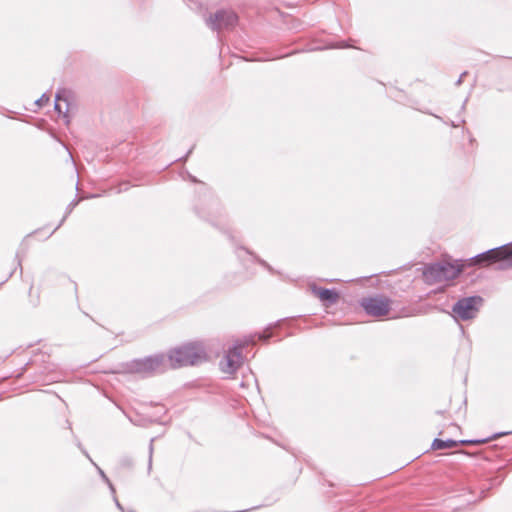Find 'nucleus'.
I'll return each mask as SVG.
<instances>
[{
    "instance_id": "nucleus-14",
    "label": "nucleus",
    "mask_w": 512,
    "mask_h": 512,
    "mask_svg": "<svg viewBox=\"0 0 512 512\" xmlns=\"http://www.w3.org/2000/svg\"><path fill=\"white\" fill-rule=\"evenodd\" d=\"M49 100H50L49 96H47L46 94H43L38 100H36L35 103L39 107H42V106L46 105L49 102Z\"/></svg>"
},
{
    "instance_id": "nucleus-6",
    "label": "nucleus",
    "mask_w": 512,
    "mask_h": 512,
    "mask_svg": "<svg viewBox=\"0 0 512 512\" xmlns=\"http://www.w3.org/2000/svg\"><path fill=\"white\" fill-rule=\"evenodd\" d=\"M272 337L273 334L268 329L261 333L240 336L232 340L231 346L225 352H240L243 349H252L258 342H266Z\"/></svg>"
},
{
    "instance_id": "nucleus-18",
    "label": "nucleus",
    "mask_w": 512,
    "mask_h": 512,
    "mask_svg": "<svg viewBox=\"0 0 512 512\" xmlns=\"http://www.w3.org/2000/svg\"><path fill=\"white\" fill-rule=\"evenodd\" d=\"M32 347H33V345H32V344H29V345H27V346L25 347V349H30V348H32Z\"/></svg>"
},
{
    "instance_id": "nucleus-9",
    "label": "nucleus",
    "mask_w": 512,
    "mask_h": 512,
    "mask_svg": "<svg viewBox=\"0 0 512 512\" xmlns=\"http://www.w3.org/2000/svg\"><path fill=\"white\" fill-rule=\"evenodd\" d=\"M241 364V354H221L219 366L223 373L232 374L240 367Z\"/></svg>"
},
{
    "instance_id": "nucleus-10",
    "label": "nucleus",
    "mask_w": 512,
    "mask_h": 512,
    "mask_svg": "<svg viewBox=\"0 0 512 512\" xmlns=\"http://www.w3.org/2000/svg\"><path fill=\"white\" fill-rule=\"evenodd\" d=\"M487 440L486 439H483V440H461V441H456V440H452V439H448V440H442V439H434L432 444H431V449L432 450H442V449H450V448H455L457 447L459 444H462V445H478V444H483V443H486Z\"/></svg>"
},
{
    "instance_id": "nucleus-5",
    "label": "nucleus",
    "mask_w": 512,
    "mask_h": 512,
    "mask_svg": "<svg viewBox=\"0 0 512 512\" xmlns=\"http://www.w3.org/2000/svg\"><path fill=\"white\" fill-rule=\"evenodd\" d=\"M238 17L231 10L221 9L210 14L205 19L206 25L212 30L220 31L224 29H232L237 23Z\"/></svg>"
},
{
    "instance_id": "nucleus-13",
    "label": "nucleus",
    "mask_w": 512,
    "mask_h": 512,
    "mask_svg": "<svg viewBox=\"0 0 512 512\" xmlns=\"http://www.w3.org/2000/svg\"><path fill=\"white\" fill-rule=\"evenodd\" d=\"M79 201H72L68 207H67V212L66 214L64 215V217L61 219L60 223L55 227V229L53 230L52 233H54L65 221V219L67 218V216L71 213V211L73 210V208L78 204Z\"/></svg>"
},
{
    "instance_id": "nucleus-17",
    "label": "nucleus",
    "mask_w": 512,
    "mask_h": 512,
    "mask_svg": "<svg viewBox=\"0 0 512 512\" xmlns=\"http://www.w3.org/2000/svg\"><path fill=\"white\" fill-rule=\"evenodd\" d=\"M259 262H260L263 266L267 267L268 269H271V268L269 267V265H268L265 261H263V260H260V259H259Z\"/></svg>"
},
{
    "instance_id": "nucleus-11",
    "label": "nucleus",
    "mask_w": 512,
    "mask_h": 512,
    "mask_svg": "<svg viewBox=\"0 0 512 512\" xmlns=\"http://www.w3.org/2000/svg\"><path fill=\"white\" fill-rule=\"evenodd\" d=\"M213 348L210 342L204 340H195L184 343L183 345L172 349L170 352H205Z\"/></svg>"
},
{
    "instance_id": "nucleus-3",
    "label": "nucleus",
    "mask_w": 512,
    "mask_h": 512,
    "mask_svg": "<svg viewBox=\"0 0 512 512\" xmlns=\"http://www.w3.org/2000/svg\"><path fill=\"white\" fill-rule=\"evenodd\" d=\"M482 304L483 298L480 296L461 298L452 306L453 317L462 321L473 319L477 316Z\"/></svg>"
},
{
    "instance_id": "nucleus-1",
    "label": "nucleus",
    "mask_w": 512,
    "mask_h": 512,
    "mask_svg": "<svg viewBox=\"0 0 512 512\" xmlns=\"http://www.w3.org/2000/svg\"><path fill=\"white\" fill-rule=\"evenodd\" d=\"M466 264L459 261L437 262L427 265L423 271V277L428 284H437L455 279L464 269Z\"/></svg>"
},
{
    "instance_id": "nucleus-2",
    "label": "nucleus",
    "mask_w": 512,
    "mask_h": 512,
    "mask_svg": "<svg viewBox=\"0 0 512 512\" xmlns=\"http://www.w3.org/2000/svg\"><path fill=\"white\" fill-rule=\"evenodd\" d=\"M496 262H499L500 269L512 266V248L501 246L490 249L465 261L468 266L480 267H485Z\"/></svg>"
},
{
    "instance_id": "nucleus-12",
    "label": "nucleus",
    "mask_w": 512,
    "mask_h": 512,
    "mask_svg": "<svg viewBox=\"0 0 512 512\" xmlns=\"http://www.w3.org/2000/svg\"><path fill=\"white\" fill-rule=\"evenodd\" d=\"M68 106H69V104H68L67 99L62 97V94L60 92H58L56 94V99H55V110L59 114H63L64 117H67Z\"/></svg>"
},
{
    "instance_id": "nucleus-4",
    "label": "nucleus",
    "mask_w": 512,
    "mask_h": 512,
    "mask_svg": "<svg viewBox=\"0 0 512 512\" xmlns=\"http://www.w3.org/2000/svg\"><path fill=\"white\" fill-rule=\"evenodd\" d=\"M392 301L385 296L377 295L364 297L360 300V306L370 316L384 317L388 315Z\"/></svg>"
},
{
    "instance_id": "nucleus-8",
    "label": "nucleus",
    "mask_w": 512,
    "mask_h": 512,
    "mask_svg": "<svg viewBox=\"0 0 512 512\" xmlns=\"http://www.w3.org/2000/svg\"><path fill=\"white\" fill-rule=\"evenodd\" d=\"M310 288L313 295L318 297L326 307L335 304L339 299V293L334 289L322 288L316 285H312Z\"/></svg>"
},
{
    "instance_id": "nucleus-15",
    "label": "nucleus",
    "mask_w": 512,
    "mask_h": 512,
    "mask_svg": "<svg viewBox=\"0 0 512 512\" xmlns=\"http://www.w3.org/2000/svg\"><path fill=\"white\" fill-rule=\"evenodd\" d=\"M466 75H467V72H463V73L460 75L459 79L456 81V86H460V85L462 84L463 79H464V77H465Z\"/></svg>"
},
{
    "instance_id": "nucleus-7",
    "label": "nucleus",
    "mask_w": 512,
    "mask_h": 512,
    "mask_svg": "<svg viewBox=\"0 0 512 512\" xmlns=\"http://www.w3.org/2000/svg\"><path fill=\"white\" fill-rule=\"evenodd\" d=\"M205 354H168L172 368L195 366L205 361Z\"/></svg>"
},
{
    "instance_id": "nucleus-16",
    "label": "nucleus",
    "mask_w": 512,
    "mask_h": 512,
    "mask_svg": "<svg viewBox=\"0 0 512 512\" xmlns=\"http://www.w3.org/2000/svg\"><path fill=\"white\" fill-rule=\"evenodd\" d=\"M335 47L336 48H345V47H348V46L345 45L344 42H339Z\"/></svg>"
}]
</instances>
